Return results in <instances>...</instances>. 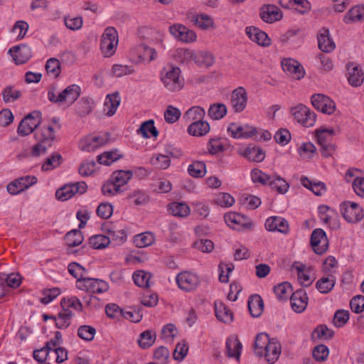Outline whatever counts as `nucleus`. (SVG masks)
Wrapping results in <instances>:
<instances>
[{
    "mask_svg": "<svg viewBox=\"0 0 364 364\" xmlns=\"http://www.w3.org/2000/svg\"><path fill=\"white\" fill-rule=\"evenodd\" d=\"M35 137L38 142L33 146L31 154L39 156L46 154L56 140L55 128L52 124L42 126L35 132Z\"/></svg>",
    "mask_w": 364,
    "mask_h": 364,
    "instance_id": "1",
    "label": "nucleus"
},
{
    "mask_svg": "<svg viewBox=\"0 0 364 364\" xmlns=\"http://www.w3.org/2000/svg\"><path fill=\"white\" fill-rule=\"evenodd\" d=\"M178 67H171L169 70L161 73V80L164 87L170 92H178L184 85V80L181 76Z\"/></svg>",
    "mask_w": 364,
    "mask_h": 364,
    "instance_id": "2",
    "label": "nucleus"
},
{
    "mask_svg": "<svg viewBox=\"0 0 364 364\" xmlns=\"http://www.w3.org/2000/svg\"><path fill=\"white\" fill-rule=\"evenodd\" d=\"M118 45V33L114 27H107L101 38L100 49L105 56H112Z\"/></svg>",
    "mask_w": 364,
    "mask_h": 364,
    "instance_id": "3",
    "label": "nucleus"
},
{
    "mask_svg": "<svg viewBox=\"0 0 364 364\" xmlns=\"http://www.w3.org/2000/svg\"><path fill=\"white\" fill-rule=\"evenodd\" d=\"M118 45V33L114 27H107L101 38L100 49L105 56H112Z\"/></svg>",
    "mask_w": 364,
    "mask_h": 364,
    "instance_id": "4",
    "label": "nucleus"
},
{
    "mask_svg": "<svg viewBox=\"0 0 364 364\" xmlns=\"http://www.w3.org/2000/svg\"><path fill=\"white\" fill-rule=\"evenodd\" d=\"M294 119L306 127H313L316 121V114L306 106L300 104L291 109Z\"/></svg>",
    "mask_w": 364,
    "mask_h": 364,
    "instance_id": "5",
    "label": "nucleus"
},
{
    "mask_svg": "<svg viewBox=\"0 0 364 364\" xmlns=\"http://www.w3.org/2000/svg\"><path fill=\"white\" fill-rule=\"evenodd\" d=\"M176 281L178 287L186 292L195 291L200 284L199 276L188 271L178 274Z\"/></svg>",
    "mask_w": 364,
    "mask_h": 364,
    "instance_id": "6",
    "label": "nucleus"
},
{
    "mask_svg": "<svg viewBox=\"0 0 364 364\" xmlns=\"http://www.w3.org/2000/svg\"><path fill=\"white\" fill-rule=\"evenodd\" d=\"M41 119V112L33 111L27 114L20 122L18 133L21 136L31 134L36 129H38Z\"/></svg>",
    "mask_w": 364,
    "mask_h": 364,
    "instance_id": "7",
    "label": "nucleus"
},
{
    "mask_svg": "<svg viewBox=\"0 0 364 364\" xmlns=\"http://www.w3.org/2000/svg\"><path fill=\"white\" fill-rule=\"evenodd\" d=\"M341 212L345 220L350 223H356L364 217L363 210L353 202H343L341 204Z\"/></svg>",
    "mask_w": 364,
    "mask_h": 364,
    "instance_id": "8",
    "label": "nucleus"
},
{
    "mask_svg": "<svg viewBox=\"0 0 364 364\" xmlns=\"http://www.w3.org/2000/svg\"><path fill=\"white\" fill-rule=\"evenodd\" d=\"M77 289L92 294H102L108 291L109 285L102 279L86 277L80 281Z\"/></svg>",
    "mask_w": 364,
    "mask_h": 364,
    "instance_id": "9",
    "label": "nucleus"
},
{
    "mask_svg": "<svg viewBox=\"0 0 364 364\" xmlns=\"http://www.w3.org/2000/svg\"><path fill=\"white\" fill-rule=\"evenodd\" d=\"M224 219L230 228L237 231L250 230L252 227V223L248 218L237 213L225 214Z\"/></svg>",
    "mask_w": 364,
    "mask_h": 364,
    "instance_id": "10",
    "label": "nucleus"
},
{
    "mask_svg": "<svg viewBox=\"0 0 364 364\" xmlns=\"http://www.w3.org/2000/svg\"><path fill=\"white\" fill-rule=\"evenodd\" d=\"M87 188V184L84 181L68 184L57 190L55 196L58 200L65 201L72 198L76 193L82 194L85 193Z\"/></svg>",
    "mask_w": 364,
    "mask_h": 364,
    "instance_id": "11",
    "label": "nucleus"
},
{
    "mask_svg": "<svg viewBox=\"0 0 364 364\" xmlns=\"http://www.w3.org/2000/svg\"><path fill=\"white\" fill-rule=\"evenodd\" d=\"M247 92L243 87L235 88L230 95V106L235 112H243L247 105Z\"/></svg>",
    "mask_w": 364,
    "mask_h": 364,
    "instance_id": "12",
    "label": "nucleus"
},
{
    "mask_svg": "<svg viewBox=\"0 0 364 364\" xmlns=\"http://www.w3.org/2000/svg\"><path fill=\"white\" fill-rule=\"evenodd\" d=\"M311 100L314 107L324 114H331L336 110L335 102L325 95L314 94Z\"/></svg>",
    "mask_w": 364,
    "mask_h": 364,
    "instance_id": "13",
    "label": "nucleus"
},
{
    "mask_svg": "<svg viewBox=\"0 0 364 364\" xmlns=\"http://www.w3.org/2000/svg\"><path fill=\"white\" fill-rule=\"evenodd\" d=\"M311 245L317 255L323 254L328 247V240L326 232L320 228L314 230L311 235Z\"/></svg>",
    "mask_w": 364,
    "mask_h": 364,
    "instance_id": "14",
    "label": "nucleus"
},
{
    "mask_svg": "<svg viewBox=\"0 0 364 364\" xmlns=\"http://www.w3.org/2000/svg\"><path fill=\"white\" fill-rule=\"evenodd\" d=\"M169 31L176 39L186 43H193L197 36L195 31L182 24H174L169 27Z\"/></svg>",
    "mask_w": 364,
    "mask_h": 364,
    "instance_id": "15",
    "label": "nucleus"
},
{
    "mask_svg": "<svg viewBox=\"0 0 364 364\" xmlns=\"http://www.w3.org/2000/svg\"><path fill=\"white\" fill-rule=\"evenodd\" d=\"M282 67L284 72L295 80H301L304 77L305 71L297 60L292 58L284 59L282 61Z\"/></svg>",
    "mask_w": 364,
    "mask_h": 364,
    "instance_id": "16",
    "label": "nucleus"
},
{
    "mask_svg": "<svg viewBox=\"0 0 364 364\" xmlns=\"http://www.w3.org/2000/svg\"><path fill=\"white\" fill-rule=\"evenodd\" d=\"M37 182L34 176H25L16 179L7 185V191L11 195H16L29 188Z\"/></svg>",
    "mask_w": 364,
    "mask_h": 364,
    "instance_id": "17",
    "label": "nucleus"
},
{
    "mask_svg": "<svg viewBox=\"0 0 364 364\" xmlns=\"http://www.w3.org/2000/svg\"><path fill=\"white\" fill-rule=\"evenodd\" d=\"M186 16L188 21L203 30H208L214 27L213 18L207 14H196L194 11H188Z\"/></svg>",
    "mask_w": 364,
    "mask_h": 364,
    "instance_id": "18",
    "label": "nucleus"
},
{
    "mask_svg": "<svg viewBox=\"0 0 364 364\" xmlns=\"http://www.w3.org/2000/svg\"><path fill=\"white\" fill-rule=\"evenodd\" d=\"M8 53L17 65L26 63L32 55L31 48L24 44L9 48Z\"/></svg>",
    "mask_w": 364,
    "mask_h": 364,
    "instance_id": "19",
    "label": "nucleus"
},
{
    "mask_svg": "<svg viewBox=\"0 0 364 364\" xmlns=\"http://www.w3.org/2000/svg\"><path fill=\"white\" fill-rule=\"evenodd\" d=\"M260 18L266 23H272L282 18L281 10L274 5H265L260 9Z\"/></svg>",
    "mask_w": 364,
    "mask_h": 364,
    "instance_id": "20",
    "label": "nucleus"
},
{
    "mask_svg": "<svg viewBox=\"0 0 364 364\" xmlns=\"http://www.w3.org/2000/svg\"><path fill=\"white\" fill-rule=\"evenodd\" d=\"M308 299L307 294L303 289L296 290L290 299L292 310L296 313L303 312L307 306Z\"/></svg>",
    "mask_w": 364,
    "mask_h": 364,
    "instance_id": "21",
    "label": "nucleus"
},
{
    "mask_svg": "<svg viewBox=\"0 0 364 364\" xmlns=\"http://www.w3.org/2000/svg\"><path fill=\"white\" fill-rule=\"evenodd\" d=\"M245 33L251 41L255 42L259 46L267 47L271 44V39L267 34L258 28L249 26L245 29Z\"/></svg>",
    "mask_w": 364,
    "mask_h": 364,
    "instance_id": "22",
    "label": "nucleus"
},
{
    "mask_svg": "<svg viewBox=\"0 0 364 364\" xmlns=\"http://www.w3.org/2000/svg\"><path fill=\"white\" fill-rule=\"evenodd\" d=\"M265 228L268 231H277L287 234L289 232V223L286 219L279 216H272L266 220Z\"/></svg>",
    "mask_w": 364,
    "mask_h": 364,
    "instance_id": "23",
    "label": "nucleus"
},
{
    "mask_svg": "<svg viewBox=\"0 0 364 364\" xmlns=\"http://www.w3.org/2000/svg\"><path fill=\"white\" fill-rule=\"evenodd\" d=\"M317 40L319 49L324 53H330L336 48L335 43L330 37L329 31L326 28H322L318 31Z\"/></svg>",
    "mask_w": 364,
    "mask_h": 364,
    "instance_id": "24",
    "label": "nucleus"
},
{
    "mask_svg": "<svg viewBox=\"0 0 364 364\" xmlns=\"http://www.w3.org/2000/svg\"><path fill=\"white\" fill-rule=\"evenodd\" d=\"M348 80L353 87L360 86L364 81V73L362 69L354 63L348 65Z\"/></svg>",
    "mask_w": 364,
    "mask_h": 364,
    "instance_id": "25",
    "label": "nucleus"
},
{
    "mask_svg": "<svg viewBox=\"0 0 364 364\" xmlns=\"http://www.w3.org/2000/svg\"><path fill=\"white\" fill-rule=\"evenodd\" d=\"M280 354L281 345L277 340L272 338L270 343L265 346L263 355L269 364H273L278 360Z\"/></svg>",
    "mask_w": 364,
    "mask_h": 364,
    "instance_id": "26",
    "label": "nucleus"
},
{
    "mask_svg": "<svg viewBox=\"0 0 364 364\" xmlns=\"http://www.w3.org/2000/svg\"><path fill=\"white\" fill-rule=\"evenodd\" d=\"M120 96L119 92H115L112 94H108L106 96L103 112L107 117L113 116L120 105Z\"/></svg>",
    "mask_w": 364,
    "mask_h": 364,
    "instance_id": "27",
    "label": "nucleus"
},
{
    "mask_svg": "<svg viewBox=\"0 0 364 364\" xmlns=\"http://www.w3.org/2000/svg\"><path fill=\"white\" fill-rule=\"evenodd\" d=\"M210 130V127L209 123L203 119L191 123L187 128V132L190 135L197 137L206 135Z\"/></svg>",
    "mask_w": 364,
    "mask_h": 364,
    "instance_id": "28",
    "label": "nucleus"
},
{
    "mask_svg": "<svg viewBox=\"0 0 364 364\" xmlns=\"http://www.w3.org/2000/svg\"><path fill=\"white\" fill-rule=\"evenodd\" d=\"M215 314L221 322L230 323L233 320L232 312L221 301L215 302Z\"/></svg>",
    "mask_w": 364,
    "mask_h": 364,
    "instance_id": "29",
    "label": "nucleus"
},
{
    "mask_svg": "<svg viewBox=\"0 0 364 364\" xmlns=\"http://www.w3.org/2000/svg\"><path fill=\"white\" fill-rule=\"evenodd\" d=\"M248 309L253 317H259L264 309V303L259 295L251 296L248 299Z\"/></svg>",
    "mask_w": 364,
    "mask_h": 364,
    "instance_id": "30",
    "label": "nucleus"
},
{
    "mask_svg": "<svg viewBox=\"0 0 364 364\" xmlns=\"http://www.w3.org/2000/svg\"><path fill=\"white\" fill-rule=\"evenodd\" d=\"M226 355L230 358H235L240 360L242 344L237 338H228L226 341Z\"/></svg>",
    "mask_w": 364,
    "mask_h": 364,
    "instance_id": "31",
    "label": "nucleus"
},
{
    "mask_svg": "<svg viewBox=\"0 0 364 364\" xmlns=\"http://www.w3.org/2000/svg\"><path fill=\"white\" fill-rule=\"evenodd\" d=\"M293 267L297 272V277L299 283L304 287H309L313 280L310 277V269L306 268L303 264H294Z\"/></svg>",
    "mask_w": 364,
    "mask_h": 364,
    "instance_id": "32",
    "label": "nucleus"
},
{
    "mask_svg": "<svg viewBox=\"0 0 364 364\" xmlns=\"http://www.w3.org/2000/svg\"><path fill=\"white\" fill-rule=\"evenodd\" d=\"M95 107V102L92 98L82 97L76 105V113L80 117H85L90 114Z\"/></svg>",
    "mask_w": 364,
    "mask_h": 364,
    "instance_id": "33",
    "label": "nucleus"
},
{
    "mask_svg": "<svg viewBox=\"0 0 364 364\" xmlns=\"http://www.w3.org/2000/svg\"><path fill=\"white\" fill-rule=\"evenodd\" d=\"M205 115V109L199 106H194L188 109L183 115L186 122L193 123L203 119Z\"/></svg>",
    "mask_w": 364,
    "mask_h": 364,
    "instance_id": "34",
    "label": "nucleus"
},
{
    "mask_svg": "<svg viewBox=\"0 0 364 364\" xmlns=\"http://www.w3.org/2000/svg\"><path fill=\"white\" fill-rule=\"evenodd\" d=\"M227 107L223 103H214L210 105L208 110V117L213 120H219L227 114Z\"/></svg>",
    "mask_w": 364,
    "mask_h": 364,
    "instance_id": "35",
    "label": "nucleus"
},
{
    "mask_svg": "<svg viewBox=\"0 0 364 364\" xmlns=\"http://www.w3.org/2000/svg\"><path fill=\"white\" fill-rule=\"evenodd\" d=\"M242 154L250 161L255 162H261L265 158V154L263 150L256 146H249L245 149Z\"/></svg>",
    "mask_w": 364,
    "mask_h": 364,
    "instance_id": "36",
    "label": "nucleus"
},
{
    "mask_svg": "<svg viewBox=\"0 0 364 364\" xmlns=\"http://www.w3.org/2000/svg\"><path fill=\"white\" fill-rule=\"evenodd\" d=\"M364 21V6L353 7L344 17V21L347 23Z\"/></svg>",
    "mask_w": 364,
    "mask_h": 364,
    "instance_id": "37",
    "label": "nucleus"
},
{
    "mask_svg": "<svg viewBox=\"0 0 364 364\" xmlns=\"http://www.w3.org/2000/svg\"><path fill=\"white\" fill-rule=\"evenodd\" d=\"M301 183L304 187L311 190L316 196H321L326 189L325 183L321 181L313 182L306 176L301 178Z\"/></svg>",
    "mask_w": 364,
    "mask_h": 364,
    "instance_id": "38",
    "label": "nucleus"
},
{
    "mask_svg": "<svg viewBox=\"0 0 364 364\" xmlns=\"http://www.w3.org/2000/svg\"><path fill=\"white\" fill-rule=\"evenodd\" d=\"M138 134H141L144 138H149L151 136L156 137L159 135V132L154 126L153 119L144 122L140 128L137 131Z\"/></svg>",
    "mask_w": 364,
    "mask_h": 364,
    "instance_id": "39",
    "label": "nucleus"
},
{
    "mask_svg": "<svg viewBox=\"0 0 364 364\" xmlns=\"http://www.w3.org/2000/svg\"><path fill=\"white\" fill-rule=\"evenodd\" d=\"M336 284V279L334 276L321 277L316 284V287L321 294L329 293Z\"/></svg>",
    "mask_w": 364,
    "mask_h": 364,
    "instance_id": "40",
    "label": "nucleus"
},
{
    "mask_svg": "<svg viewBox=\"0 0 364 364\" xmlns=\"http://www.w3.org/2000/svg\"><path fill=\"white\" fill-rule=\"evenodd\" d=\"M122 157V156L119 154L118 150L114 149L112 151H105L103 154L98 155L97 161L100 164L109 166Z\"/></svg>",
    "mask_w": 364,
    "mask_h": 364,
    "instance_id": "41",
    "label": "nucleus"
},
{
    "mask_svg": "<svg viewBox=\"0 0 364 364\" xmlns=\"http://www.w3.org/2000/svg\"><path fill=\"white\" fill-rule=\"evenodd\" d=\"M335 131L333 128L321 127L316 130V136L318 144L332 142Z\"/></svg>",
    "mask_w": 364,
    "mask_h": 364,
    "instance_id": "42",
    "label": "nucleus"
},
{
    "mask_svg": "<svg viewBox=\"0 0 364 364\" xmlns=\"http://www.w3.org/2000/svg\"><path fill=\"white\" fill-rule=\"evenodd\" d=\"M73 316L70 309H63L55 317V326L58 328H66L70 325V320Z\"/></svg>",
    "mask_w": 364,
    "mask_h": 364,
    "instance_id": "43",
    "label": "nucleus"
},
{
    "mask_svg": "<svg viewBox=\"0 0 364 364\" xmlns=\"http://www.w3.org/2000/svg\"><path fill=\"white\" fill-rule=\"evenodd\" d=\"M68 270L70 275L77 279V287L80 286V280L86 278L84 277L87 272L86 269L77 262H70L68 266Z\"/></svg>",
    "mask_w": 364,
    "mask_h": 364,
    "instance_id": "44",
    "label": "nucleus"
},
{
    "mask_svg": "<svg viewBox=\"0 0 364 364\" xmlns=\"http://www.w3.org/2000/svg\"><path fill=\"white\" fill-rule=\"evenodd\" d=\"M80 92L81 89L78 85H71L61 92V95L64 97L65 102L73 104L80 97Z\"/></svg>",
    "mask_w": 364,
    "mask_h": 364,
    "instance_id": "45",
    "label": "nucleus"
},
{
    "mask_svg": "<svg viewBox=\"0 0 364 364\" xmlns=\"http://www.w3.org/2000/svg\"><path fill=\"white\" fill-rule=\"evenodd\" d=\"M272 339L269 338L267 333H259L256 336L255 341V353L257 356H262L265 346L269 344Z\"/></svg>",
    "mask_w": 364,
    "mask_h": 364,
    "instance_id": "46",
    "label": "nucleus"
},
{
    "mask_svg": "<svg viewBox=\"0 0 364 364\" xmlns=\"http://www.w3.org/2000/svg\"><path fill=\"white\" fill-rule=\"evenodd\" d=\"M65 240L69 247H73L80 245L83 242L84 237L80 230H73L65 235Z\"/></svg>",
    "mask_w": 364,
    "mask_h": 364,
    "instance_id": "47",
    "label": "nucleus"
},
{
    "mask_svg": "<svg viewBox=\"0 0 364 364\" xmlns=\"http://www.w3.org/2000/svg\"><path fill=\"white\" fill-rule=\"evenodd\" d=\"M268 186L281 194L285 193L289 188V184L284 178L274 175L272 176V179L269 180Z\"/></svg>",
    "mask_w": 364,
    "mask_h": 364,
    "instance_id": "48",
    "label": "nucleus"
},
{
    "mask_svg": "<svg viewBox=\"0 0 364 364\" xmlns=\"http://www.w3.org/2000/svg\"><path fill=\"white\" fill-rule=\"evenodd\" d=\"M63 162V157L59 153H53L48 157L42 164L41 169L43 171H51L59 166Z\"/></svg>",
    "mask_w": 364,
    "mask_h": 364,
    "instance_id": "49",
    "label": "nucleus"
},
{
    "mask_svg": "<svg viewBox=\"0 0 364 364\" xmlns=\"http://www.w3.org/2000/svg\"><path fill=\"white\" fill-rule=\"evenodd\" d=\"M190 176L194 178H202L206 173V166L204 162L200 161H193L188 167Z\"/></svg>",
    "mask_w": 364,
    "mask_h": 364,
    "instance_id": "50",
    "label": "nucleus"
},
{
    "mask_svg": "<svg viewBox=\"0 0 364 364\" xmlns=\"http://www.w3.org/2000/svg\"><path fill=\"white\" fill-rule=\"evenodd\" d=\"M154 235L149 232H143L134 237V243L138 247H145L152 245L154 242Z\"/></svg>",
    "mask_w": 364,
    "mask_h": 364,
    "instance_id": "51",
    "label": "nucleus"
},
{
    "mask_svg": "<svg viewBox=\"0 0 364 364\" xmlns=\"http://www.w3.org/2000/svg\"><path fill=\"white\" fill-rule=\"evenodd\" d=\"M334 336V331L326 325L318 326L312 332V339H331Z\"/></svg>",
    "mask_w": 364,
    "mask_h": 364,
    "instance_id": "52",
    "label": "nucleus"
},
{
    "mask_svg": "<svg viewBox=\"0 0 364 364\" xmlns=\"http://www.w3.org/2000/svg\"><path fill=\"white\" fill-rule=\"evenodd\" d=\"M155 340V333L151 331L146 330L140 334L138 343L141 348L146 349L151 346L154 343Z\"/></svg>",
    "mask_w": 364,
    "mask_h": 364,
    "instance_id": "53",
    "label": "nucleus"
},
{
    "mask_svg": "<svg viewBox=\"0 0 364 364\" xmlns=\"http://www.w3.org/2000/svg\"><path fill=\"white\" fill-rule=\"evenodd\" d=\"M139 57L143 60L151 62L156 59L157 53L155 49L147 46L145 44H141L137 48Z\"/></svg>",
    "mask_w": 364,
    "mask_h": 364,
    "instance_id": "54",
    "label": "nucleus"
},
{
    "mask_svg": "<svg viewBox=\"0 0 364 364\" xmlns=\"http://www.w3.org/2000/svg\"><path fill=\"white\" fill-rule=\"evenodd\" d=\"M132 176L130 171H118L114 172L111 176L112 181L120 188L122 186L126 184Z\"/></svg>",
    "mask_w": 364,
    "mask_h": 364,
    "instance_id": "55",
    "label": "nucleus"
},
{
    "mask_svg": "<svg viewBox=\"0 0 364 364\" xmlns=\"http://www.w3.org/2000/svg\"><path fill=\"white\" fill-rule=\"evenodd\" d=\"M169 210L174 216L186 217L190 213L189 207L183 203H172L169 205Z\"/></svg>",
    "mask_w": 364,
    "mask_h": 364,
    "instance_id": "56",
    "label": "nucleus"
},
{
    "mask_svg": "<svg viewBox=\"0 0 364 364\" xmlns=\"http://www.w3.org/2000/svg\"><path fill=\"white\" fill-rule=\"evenodd\" d=\"M150 164L157 168L166 169L171 164V160L168 156L158 154L150 159Z\"/></svg>",
    "mask_w": 364,
    "mask_h": 364,
    "instance_id": "57",
    "label": "nucleus"
},
{
    "mask_svg": "<svg viewBox=\"0 0 364 364\" xmlns=\"http://www.w3.org/2000/svg\"><path fill=\"white\" fill-rule=\"evenodd\" d=\"M110 237L102 235L92 236L89 239L90 245L94 249H102L108 246Z\"/></svg>",
    "mask_w": 364,
    "mask_h": 364,
    "instance_id": "58",
    "label": "nucleus"
},
{
    "mask_svg": "<svg viewBox=\"0 0 364 364\" xmlns=\"http://www.w3.org/2000/svg\"><path fill=\"white\" fill-rule=\"evenodd\" d=\"M196 62L201 66L208 68L214 64L215 58L211 53L202 51L196 56Z\"/></svg>",
    "mask_w": 364,
    "mask_h": 364,
    "instance_id": "59",
    "label": "nucleus"
},
{
    "mask_svg": "<svg viewBox=\"0 0 364 364\" xmlns=\"http://www.w3.org/2000/svg\"><path fill=\"white\" fill-rule=\"evenodd\" d=\"M151 274L145 271H136L133 274V279L136 285L140 287H148Z\"/></svg>",
    "mask_w": 364,
    "mask_h": 364,
    "instance_id": "60",
    "label": "nucleus"
},
{
    "mask_svg": "<svg viewBox=\"0 0 364 364\" xmlns=\"http://www.w3.org/2000/svg\"><path fill=\"white\" fill-rule=\"evenodd\" d=\"M61 306L63 309H70V308H73L79 312L82 311V304L76 296L63 299L61 300Z\"/></svg>",
    "mask_w": 364,
    "mask_h": 364,
    "instance_id": "61",
    "label": "nucleus"
},
{
    "mask_svg": "<svg viewBox=\"0 0 364 364\" xmlns=\"http://www.w3.org/2000/svg\"><path fill=\"white\" fill-rule=\"evenodd\" d=\"M96 334V329L88 325L80 326L77 330V336L82 340L91 341Z\"/></svg>",
    "mask_w": 364,
    "mask_h": 364,
    "instance_id": "62",
    "label": "nucleus"
},
{
    "mask_svg": "<svg viewBox=\"0 0 364 364\" xmlns=\"http://www.w3.org/2000/svg\"><path fill=\"white\" fill-rule=\"evenodd\" d=\"M46 70L48 75L55 78L57 77L60 73V61L55 58L48 59L46 64Z\"/></svg>",
    "mask_w": 364,
    "mask_h": 364,
    "instance_id": "63",
    "label": "nucleus"
},
{
    "mask_svg": "<svg viewBox=\"0 0 364 364\" xmlns=\"http://www.w3.org/2000/svg\"><path fill=\"white\" fill-rule=\"evenodd\" d=\"M349 311L344 309H339L335 312L333 322L336 327H343L349 320Z\"/></svg>",
    "mask_w": 364,
    "mask_h": 364,
    "instance_id": "64",
    "label": "nucleus"
}]
</instances>
